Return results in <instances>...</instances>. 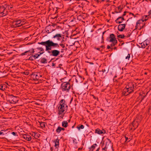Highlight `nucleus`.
<instances>
[{"label": "nucleus", "mask_w": 151, "mask_h": 151, "mask_svg": "<svg viewBox=\"0 0 151 151\" xmlns=\"http://www.w3.org/2000/svg\"><path fill=\"white\" fill-rule=\"evenodd\" d=\"M102 71L103 73L105 72L106 71V70L105 69H102Z\"/></svg>", "instance_id": "nucleus-47"}, {"label": "nucleus", "mask_w": 151, "mask_h": 151, "mask_svg": "<svg viewBox=\"0 0 151 151\" xmlns=\"http://www.w3.org/2000/svg\"><path fill=\"white\" fill-rule=\"evenodd\" d=\"M24 74L25 75H28L29 74V73L28 72H24Z\"/></svg>", "instance_id": "nucleus-44"}, {"label": "nucleus", "mask_w": 151, "mask_h": 151, "mask_svg": "<svg viewBox=\"0 0 151 151\" xmlns=\"http://www.w3.org/2000/svg\"><path fill=\"white\" fill-rule=\"evenodd\" d=\"M50 150H51V151H52V147L50 148Z\"/></svg>", "instance_id": "nucleus-62"}, {"label": "nucleus", "mask_w": 151, "mask_h": 151, "mask_svg": "<svg viewBox=\"0 0 151 151\" xmlns=\"http://www.w3.org/2000/svg\"><path fill=\"white\" fill-rule=\"evenodd\" d=\"M54 26H55L54 25H50L46 27L45 29L46 32L48 34L54 30L55 29H53Z\"/></svg>", "instance_id": "nucleus-11"}, {"label": "nucleus", "mask_w": 151, "mask_h": 151, "mask_svg": "<svg viewBox=\"0 0 151 151\" xmlns=\"http://www.w3.org/2000/svg\"><path fill=\"white\" fill-rule=\"evenodd\" d=\"M62 126L63 127L66 128L68 126V122L67 121H63L62 122Z\"/></svg>", "instance_id": "nucleus-25"}, {"label": "nucleus", "mask_w": 151, "mask_h": 151, "mask_svg": "<svg viewBox=\"0 0 151 151\" xmlns=\"http://www.w3.org/2000/svg\"><path fill=\"white\" fill-rule=\"evenodd\" d=\"M145 74H147V73L145 72Z\"/></svg>", "instance_id": "nucleus-64"}, {"label": "nucleus", "mask_w": 151, "mask_h": 151, "mask_svg": "<svg viewBox=\"0 0 151 151\" xmlns=\"http://www.w3.org/2000/svg\"><path fill=\"white\" fill-rule=\"evenodd\" d=\"M11 134L15 136H18V135H17V133L16 132H12Z\"/></svg>", "instance_id": "nucleus-34"}, {"label": "nucleus", "mask_w": 151, "mask_h": 151, "mask_svg": "<svg viewBox=\"0 0 151 151\" xmlns=\"http://www.w3.org/2000/svg\"><path fill=\"white\" fill-rule=\"evenodd\" d=\"M96 49L97 50H100V48H97Z\"/></svg>", "instance_id": "nucleus-56"}, {"label": "nucleus", "mask_w": 151, "mask_h": 151, "mask_svg": "<svg viewBox=\"0 0 151 151\" xmlns=\"http://www.w3.org/2000/svg\"><path fill=\"white\" fill-rule=\"evenodd\" d=\"M3 131V130H1V131L0 132V135H2V134H3V135L4 134V133L2 132V131Z\"/></svg>", "instance_id": "nucleus-43"}, {"label": "nucleus", "mask_w": 151, "mask_h": 151, "mask_svg": "<svg viewBox=\"0 0 151 151\" xmlns=\"http://www.w3.org/2000/svg\"><path fill=\"white\" fill-rule=\"evenodd\" d=\"M54 43L56 44L57 45V46H54L55 49L59 48L60 47V46L63 49L65 47V44L62 43H60L59 44H58V43L54 42Z\"/></svg>", "instance_id": "nucleus-18"}, {"label": "nucleus", "mask_w": 151, "mask_h": 151, "mask_svg": "<svg viewBox=\"0 0 151 151\" xmlns=\"http://www.w3.org/2000/svg\"><path fill=\"white\" fill-rule=\"evenodd\" d=\"M29 51H30V50H28V51H25V52L22 53V54H21V55H25V54H26V53H27V52H29Z\"/></svg>", "instance_id": "nucleus-38"}, {"label": "nucleus", "mask_w": 151, "mask_h": 151, "mask_svg": "<svg viewBox=\"0 0 151 151\" xmlns=\"http://www.w3.org/2000/svg\"><path fill=\"white\" fill-rule=\"evenodd\" d=\"M59 139H58V138L57 139L55 140L54 141L55 143V146L56 148H58L59 147Z\"/></svg>", "instance_id": "nucleus-23"}, {"label": "nucleus", "mask_w": 151, "mask_h": 151, "mask_svg": "<svg viewBox=\"0 0 151 151\" xmlns=\"http://www.w3.org/2000/svg\"><path fill=\"white\" fill-rule=\"evenodd\" d=\"M87 62L88 63H90V64H93V63H91V62Z\"/></svg>", "instance_id": "nucleus-58"}, {"label": "nucleus", "mask_w": 151, "mask_h": 151, "mask_svg": "<svg viewBox=\"0 0 151 151\" xmlns=\"http://www.w3.org/2000/svg\"><path fill=\"white\" fill-rule=\"evenodd\" d=\"M126 36H124V35H120L117 36L118 38L121 39H123Z\"/></svg>", "instance_id": "nucleus-28"}, {"label": "nucleus", "mask_w": 151, "mask_h": 151, "mask_svg": "<svg viewBox=\"0 0 151 151\" xmlns=\"http://www.w3.org/2000/svg\"><path fill=\"white\" fill-rule=\"evenodd\" d=\"M60 129H61V130L64 131L65 130V129L63 128H62L60 127Z\"/></svg>", "instance_id": "nucleus-49"}, {"label": "nucleus", "mask_w": 151, "mask_h": 151, "mask_svg": "<svg viewBox=\"0 0 151 151\" xmlns=\"http://www.w3.org/2000/svg\"><path fill=\"white\" fill-rule=\"evenodd\" d=\"M37 50H38L41 51L45 52L44 49L42 47H37Z\"/></svg>", "instance_id": "nucleus-31"}, {"label": "nucleus", "mask_w": 151, "mask_h": 151, "mask_svg": "<svg viewBox=\"0 0 151 151\" xmlns=\"http://www.w3.org/2000/svg\"><path fill=\"white\" fill-rule=\"evenodd\" d=\"M106 32V31H105L104 32H103V35L104 34V33Z\"/></svg>", "instance_id": "nucleus-60"}, {"label": "nucleus", "mask_w": 151, "mask_h": 151, "mask_svg": "<svg viewBox=\"0 0 151 151\" xmlns=\"http://www.w3.org/2000/svg\"><path fill=\"white\" fill-rule=\"evenodd\" d=\"M23 137L26 140L30 141L32 139V137L30 135L27 134H24L23 135Z\"/></svg>", "instance_id": "nucleus-21"}, {"label": "nucleus", "mask_w": 151, "mask_h": 151, "mask_svg": "<svg viewBox=\"0 0 151 151\" xmlns=\"http://www.w3.org/2000/svg\"><path fill=\"white\" fill-rule=\"evenodd\" d=\"M38 44L39 45H41L44 46L45 47V51L49 54L51 53L52 54L51 49H55L54 46H57L56 44L54 43V42L52 40H48L45 42H39Z\"/></svg>", "instance_id": "nucleus-1"}, {"label": "nucleus", "mask_w": 151, "mask_h": 151, "mask_svg": "<svg viewBox=\"0 0 151 151\" xmlns=\"http://www.w3.org/2000/svg\"><path fill=\"white\" fill-rule=\"evenodd\" d=\"M137 123V121H134L132 122V123L133 127H134L135 124H136V123Z\"/></svg>", "instance_id": "nucleus-36"}, {"label": "nucleus", "mask_w": 151, "mask_h": 151, "mask_svg": "<svg viewBox=\"0 0 151 151\" xmlns=\"http://www.w3.org/2000/svg\"><path fill=\"white\" fill-rule=\"evenodd\" d=\"M150 43L149 40L146 39L140 44V46L142 48H145Z\"/></svg>", "instance_id": "nucleus-13"}, {"label": "nucleus", "mask_w": 151, "mask_h": 151, "mask_svg": "<svg viewBox=\"0 0 151 151\" xmlns=\"http://www.w3.org/2000/svg\"><path fill=\"white\" fill-rule=\"evenodd\" d=\"M40 126L42 127H45V122H42L41 123H40Z\"/></svg>", "instance_id": "nucleus-26"}, {"label": "nucleus", "mask_w": 151, "mask_h": 151, "mask_svg": "<svg viewBox=\"0 0 151 151\" xmlns=\"http://www.w3.org/2000/svg\"><path fill=\"white\" fill-rule=\"evenodd\" d=\"M113 49H114L115 50H117V48H116V47H115L114 48H111V50H112Z\"/></svg>", "instance_id": "nucleus-51"}, {"label": "nucleus", "mask_w": 151, "mask_h": 151, "mask_svg": "<svg viewBox=\"0 0 151 151\" xmlns=\"http://www.w3.org/2000/svg\"><path fill=\"white\" fill-rule=\"evenodd\" d=\"M4 6V8H5L6 9V8L7 7V5L6 4H5L4 5V6Z\"/></svg>", "instance_id": "nucleus-42"}, {"label": "nucleus", "mask_w": 151, "mask_h": 151, "mask_svg": "<svg viewBox=\"0 0 151 151\" xmlns=\"http://www.w3.org/2000/svg\"><path fill=\"white\" fill-rule=\"evenodd\" d=\"M125 139H126V141H127V140L128 139V137H125Z\"/></svg>", "instance_id": "nucleus-52"}, {"label": "nucleus", "mask_w": 151, "mask_h": 151, "mask_svg": "<svg viewBox=\"0 0 151 151\" xmlns=\"http://www.w3.org/2000/svg\"><path fill=\"white\" fill-rule=\"evenodd\" d=\"M7 11L4 6L0 7V17L4 16L7 14Z\"/></svg>", "instance_id": "nucleus-10"}, {"label": "nucleus", "mask_w": 151, "mask_h": 151, "mask_svg": "<svg viewBox=\"0 0 151 151\" xmlns=\"http://www.w3.org/2000/svg\"><path fill=\"white\" fill-rule=\"evenodd\" d=\"M55 64L54 63H52V66H55Z\"/></svg>", "instance_id": "nucleus-53"}, {"label": "nucleus", "mask_w": 151, "mask_h": 151, "mask_svg": "<svg viewBox=\"0 0 151 151\" xmlns=\"http://www.w3.org/2000/svg\"><path fill=\"white\" fill-rule=\"evenodd\" d=\"M130 34L128 35L127 36H126V37L127 38L129 37H130Z\"/></svg>", "instance_id": "nucleus-50"}, {"label": "nucleus", "mask_w": 151, "mask_h": 151, "mask_svg": "<svg viewBox=\"0 0 151 151\" xmlns=\"http://www.w3.org/2000/svg\"><path fill=\"white\" fill-rule=\"evenodd\" d=\"M111 46H109V45H108L107 46V48L108 49H110V48H111Z\"/></svg>", "instance_id": "nucleus-46"}, {"label": "nucleus", "mask_w": 151, "mask_h": 151, "mask_svg": "<svg viewBox=\"0 0 151 151\" xmlns=\"http://www.w3.org/2000/svg\"><path fill=\"white\" fill-rule=\"evenodd\" d=\"M63 49H61V52H63Z\"/></svg>", "instance_id": "nucleus-57"}, {"label": "nucleus", "mask_w": 151, "mask_h": 151, "mask_svg": "<svg viewBox=\"0 0 151 151\" xmlns=\"http://www.w3.org/2000/svg\"><path fill=\"white\" fill-rule=\"evenodd\" d=\"M52 38H56L58 40L60 41L62 38V35L60 34H56L53 36Z\"/></svg>", "instance_id": "nucleus-19"}, {"label": "nucleus", "mask_w": 151, "mask_h": 151, "mask_svg": "<svg viewBox=\"0 0 151 151\" xmlns=\"http://www.w3.org/2000/svg\"><path fill=\"white\" fill-rule=\"evenodd\" d=\"M92 96L93 97V98L95 99H97V100L98 101V98H96L94 95H92Z\"/></svg>", "instance_id": "nucleus-40"}, {"label": "nucleus", "mask_w": 151, "mask_h": 151, "mask_svg": "<svg viewBox=\"0 0 151 151\" xmlns=\"http://www.w3.org/2000/svg\"><path fill=\"white\" fill-rule=\"evenodd\" d=\"M101 47H102V48H103V47H104V46H103V45H101Z\"/></svg>", "instance_id": "nucleus-61"}, {"label": "nucleus", "mask_w": 151, "mask_h": 151, "mask_svg": "<svg viewBox=\"0 0 151 151\" xmlns=\"http://www.w3.org/2000/svg\"><path fill=\"white\" fill-rule=\"evenodd\" d=\"M95 133H97L99 134H102L105 133L106 131L104 130H101L100 129L97 128L95 130Z\"/></svg>", "instance_id": "nucleus-17"}, {"label": "nucleus", "mask_w": 151, "mask_h": 151, "mask_svg": "<svg viewBox=\"0 0 151 151\" xmlns=\"http://www.w3.org/2000/svg\"><path fill=\"white\" fill-rule=\"evenodd\" d=\"M35 52V51L34 49H32V51L31 52V53H33Z\"/></svg>", "instance_id": "nucleus-45"}, {"label": "nucleus", "mask_w": 151, "mask_h": 151, "mask_svg": "<svg viewBox=\"0 0 151 151\" xmlns=\"http://www.w3.org/2000/svg\"><path fill=\"white\" fill-rule=\"evenodd\" d=\"M107 140L108 141L106 142L105 145L103 143L102 145V151H106L109 144L111 143V141L109 139H108Z\"/></svg>", "instance_id": "nucleus-12"}, {"label": "nucleus", "mask_w": 151, "mask_h": 151, "mask_svg": "<svg viewBox=\"0 0 151 151\" xmlns=\"http://www.w3.org/2000/svg\"><path fill=\"white\" fill-rule=\"evenodd\" d=\"M61 129H60V127H58L56 129V131L57 132L59 133L61 131Z\"/></svg>", "instance_id": "nucleus-29"}, {"label": "nucleus", "mask_w": 151, "mask_h": 151, "mask_svg": "<svg viewBox=\"0 0 151 151\" xmlns=\"http://www.w3.org/2000/svg\"><path fill=\"white\" fill-rule=\"evenodd\" d=\"M130 58V54H128L127 55V56H126L125 58V59H128V60H129V59Z\"/></svg>", "instance_id": "nucleus-37"}, {"label": "nucleus", "mask_w": 151, "mask_h": 151, "mask_svg": "<svg viewBox=\"0 0 151 151\" xmlns=\"http://www.w3.org/2000/svg\"><path fill=\"white\" fill-rule=\"evenodd\" d=\"M126 24H119L118 27V29L119 31L122 32L125 28Z\"/></svg>", "instance_id": "nucleus-16"}, {"label": "nucleus", "mask_w": 151, "mask_h": 151, "mask_svg": "<svg viewBox=\"0 0 151 151\" xmlns=\"http://www.w3.org/2000/svg\"><path fill=\"white\" fill-rule=\"evenodd\" d=\"M134 88V84L132 82H130L128 83L125 87L126 90H127L126 91L128 93V94L131 93L133 91V89ZM125 95H127L128 94H125Z\"/></svg>", "instance_id": "nucleus-6"}, {"label": "nucleus", "mask_w": 151, "mask_h": 151, "mask_svg": "<svg viewBox=\"0 0 151 151\" xmlns=\"http://www.w3.org/2000/svg\"><path fill=\"white\" fill-rule=\"evenodd\" d=\"M124 20V17L121 16L117 18L115 20V22L117 23L120 24L122 23Z\"/></svg>", "instance_id": "nucleus-20"}, {"label": "nucleus", "mask_w": 151, "mask_h": 151, "mask_svg": "<svg viewBox=\"0 0 151 151\" xmlns=\"http://www.w3.org/2000/svg\"><path fill=\"white\" fill-rule=\"evenodd\" d=\"M36 133H35V132H32V133L31 134V135H32V136H33V137H35H35H36Z\"/></svg>", "instance_id": "nucleus-32"}, {"label": "nucleus", "mask_w": 151, "mask_h": 151, "mask_svg": "<svg viewBox=\"0 0 151 151\" xmlns=\"http://www.w3.org/2000/svg\"><path fill=\"white\" fill-rule=\"evenodd\" d=\"M52 54H51V55L55 57L58 56L60 53L59 51L55 49L52 50Z\"/></svg>", "instance_id": "nucleus-15"}, {"label": "nucleus", "mask_w": 151, "mask_h": 151, "mask_svg": "<svg viewBox=\"0 0 151 151\" xmlns=\"http://www.w3.org/2000/svg\"><path fill=\"white\" fill-rule=\"evenodd\" d=\"M84 126L83 125H81L80 126H78L77 128L78 130H80L81 129H83L84 128Z\"/></svg>", "instance_id": "nucleus-30"}, {"label": "nucleus", "mask_w": 151, "mask_h": 151, "mask_svg": "<svg viewBox=\"0 0 151 151\" xmlns=\"http://www.w3.org/2000/svg\"><path fill=\"white\" fill-rule=\"evenodd\" d=\"M148 15H146L145 16V17L144 19L142 20L143 21V22L144 21H147L149 17L151 18V9L148 12Z\"/></svg>", "instance_id": "nucleus-22"}, {"label": "nucleus", "mask_w": 151, "mask_h": 151, "mask_svg": "<svg viewBox=\"0 0 151 151\" xmlns=\"http://www.w3.org/2000/svg\"><path fill=\"white\" fill-rule=\"evenodd\" d=\"M73 143L74 144H77L78 142H77V141L76 139L74 138L73 139Z\"/></svg>", "instance_id": "nucleus-33"}, {"label": "nucleus", "mask_w": 151, "mask_h": 151, "mask_svg": "<svg viewBox=\"0 0 151 151\" xmlns=\"http://www.w3.org/2000/svg\"><path fill=\"white\" fill-rule=\"evenodd\" d=\"M60 106H59L58 114L60 115L65 114V111L67 109L68 106L65 103V99H62L59 102Z\"/></svg>", "instance_id": "nucleus-2"}, {"label": "nucleus", "mask_w": 151, "mask_h": 151, "mask_svg": "<svg viewBox=\"0 0 151 151\" xmlns=\"http://www.w3.org/2000/svg\"><path fill=\"white\" fill-rule=\"evenodd\" d=\"M126 12L125 11L124 12L123 14L122 15V16L121 17H124L126 15Z\"/></svg>", "instance_id": "nucleus-41"}, {"label": "nucleus", "mask_w": 151, "mask_h": 151, "mask_svg": "<svg viewBox=\"0 0 151 151\" xmlns=\"http://www.w3.org/2000/svg\"><path fill=\"white\" fill-rule=\"evenodd\" d=\"M118 9L119 12H117V11H115L116 13H117L119 12H121V11H122V8L121 6H118Z\"/></svg>", "instance_id": "nucleus-27"}, {"label": "nucleus", "mask_w": 151, "mask_h": 151, "mask_svg": "<svg viewBox=\"0 0 151 151\" xmlns=\"http://www.w3.org/2000/svg\"><path fill=\"white\" fill-rule=\"evenodd\" d=\"M40 55L38 53L35 54H32L29 58L28 60L33 61L37 58Z\"/></svg>", "instance_id": "nucleus-14"}, {"label": "nucleus", "mask_w": 151, "mask_h": 151, "mask_svg": "<svg viewBox=\"0 0 151 151\" xmlns=\"http://www.w3.org/2000/svg\"><path fill=\"white\" fill-rule=\"evenodd\" d=\"M10 27L12 28H15L19 27L25 24V22L23 19H15L11 22Z\"/></svg>", "instance_id": "nucleus-3"}, {"label": "nucleus", "mask_w": 151, "mask_h": 151, "mask_svg": "<svg viewBox=\"0 0 151 151\" xmlns=\"http://www.w3.org/2000/svg\"><path fill=\"white\" fill-rule=\"evenodd\" d=\"M42 76L40 73L36 72L32 73L31 75V78L34 81L39 80L40 77H42Z\"/></svg>", "instance_id": "nucleus-8"}, {"label": "nucleus", "mask_w": 151, "mask_h": 151, "mask_svg": "<svg viewBox=\"0 0 151 151\" xmlns=\"http://www.w3.org/2000/svg\"><path fill=\"white\" fill-rule=\"evenodd\" d=\"M0 89L4 91L5 90V88H3V86L2 85H0Z\"/></svg>", "instance_id": "nucleus-35"}, {"label": "nucleus", "mask_w": 151, "mask_h": 151, "mask_svg": "<svg viewBox=\"0 0 151 151\" xmlns=\"http://www.w3.org/2000/svg\"><path fill=\"white\" fill-rule=\"evenodd\" d=\"M129 14H130L132 15L134 17H135V15L133 13H130Z\"/></svg>", "instance_id": "nucleus-48"}, {"label": "nucleus", "mask_w": 151, "mask_h": 151, "mask_svg": "<svg viewBox=\"0 0 151 151\" xmlns=\"http://www.w3.org/2000/svg\"><path fill=\"white\" fill-rule=\"evenodd\" d=\"M7 99L8 101L11 104L16 103L18 101V98L17 96H14L12 94H9L8 95Z\"/></svg>", "instance_id": "nucleus-7"}, {"label": "nucleus", "mask_w": 151, "mask_h": 151, "mask_svg": "<svg viewBox=\"0 0 151 151\" xmlns=\"http://www.w3.org/2000/svg\"><path fill=\"white\" fill-rule=\"evenodd\" d=\"M74 126H73L72 127V128H73L74 127Z\"/></svg>", "instance_id": "nucleus-63"}, {"label": "nucleus", "mask_w": 151, "mask_h": 151, "mask_svg": "<svg viewBox=\"0 0 151 151\" xmlns=\"http://www.w3.org/2000/svg\"><path fill=\"white\" fill-rule=\"evenodd\" d=\"M44 52H42V51H40V52H38L37 53H38V54L40 55H41L43 54Z\"/></svg>", "instance_id": "nucleus-39"}, {"label": "nucleus", "mask_w": 151, "mask_h": 151, "mask_svg": "<svg viewBox=\"0 0 151 151\" xmlns=\"http://www.w3.org/2000/svg\"><path fill=\"white\" fill-rule=\"evenodd\" d=\"M100 150V148L99 147L96 150V151H99V150Z\"/></svg>", "instance_id": "nucleus-55"}, {"label": "nucleus", "mask_w": 151, "mask_h": 151, "mask_svg": "<svg viewBox=\"0 0 151 151\" xmlns=\"http://www.w3.org/2000/svg\"><path fill=\"white\" fill-rule=\"evenodd\" d=\"M124 92H125V93H126V91H124L123 93H124Z\"/></svg>", "instance_id": "nucleus-59"}, {"label": "nucleus", "mask_w": 151, "mask_h": 151, "mask_svg": "<svg viewBox=\"0 0 151 151\" xmlns=\"http://www.w3.org/2000/svg\"><path fill=\"white\" fill-rule=\"evenodd\" d=\"M63 55H62L61 54L60 56H59V57H60L61 58H62V57H63Z\"/></svg>", "instance_id": "nucleus-54"}, {"label": "nucleus", "mask_w": 151, "mask_h": 151, "mask_svg": "<svg viewBox=\"0 0 151 151\" xmlns=\"http://www.w3.org/2000/svg\"><path fill=\"white\" fill-rule=\"evenodd\" d=\"M60 87L62 91L67 92L69 91L71 85L69 82H65L61 83Z\"/></svg>", "instance_id": "nucleus-4"}, {"label": "nucleus", "mask_w": 151, "mask_h": 151, "mask_svg": "<svg viewBox=\"0 0 151 151\" xmlns=\"http://www.w3.org/2000/svg\"><path fill=\"white\" fill-rule=\"evenodd\" d=\"M143 22V21L142 19L137 21L136 23L135 29H138L139 30H141L144 26Z\"/></svg>", "instance_id": "nucleus-9"}, {"label": "nucleus", "mask_w": 151, "mask_h": 151, "mask_svg": "<svg viewBox=\"0 0 151 151\" xmlns=\"http://www.w3.org/2000/svg\"><path fill=\"white\" fill-rule=\"evenodd\" d=\"M107 41L111 42L112 43L111 44V46L112 47L116 45L117 43V41L115 37L113 34H110L109 36L106 39Z\"/></svg>", "instance_id": "nucleus-5"}, {"label": "nucleus", "mask_w": 151, "mask_h": 151, "mask_svg": "<svg viewBox=\"0 0 151 151\" xmlns=\"http://www.w3.org/2000/svg\"><path fill=\"white\" fill-rule=\"evenodd\" d=\"M40 62L43 64L46 63L47 62V60L45 58H42L40 59Z\"/></svg>", "instance_id": "nucleus-24"}]
</instances>
